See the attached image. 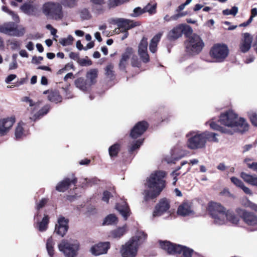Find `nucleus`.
I'll list each match as a JSON object with an SVG mask.
<instances>
[{
  "label": "nucleus",
  "mask_w": 257,
  "mask_h": 257,
  "mask_svg": "<svg viewBox=\"0 0 257 257\" xmlns=\"http://www.w3.org/2000/svg\"><path fill=\"white\" fill-rule=\"evenodd\" d=\"M48 199L47 198H42L38 202H37L36 207V209L39 210L41 208H43L48 202Z\"/></svg>",
  "instance_id": "obj_51"
},
{
  "label": "nucleus",
  "mask_w": 257,
  "mask_h": 257,
  "mask_svg": "<svg viewBox=\"0 0 257 257\" xmlns=\"http://www.w3.org/2000/svg\"><path fill=\"white\" fill-rule=\"evenodd\" d=\"M131 64L133 67H139L140 66V62L138 60V57L135 55L134 53H133V55H132L131 57Z\"/></svg>",
  "instance_id": "obj_54"
},
{
  "label": "nucleus",
  "mask_w": 257,
  "mask_h": 257,
  "mask_svg": "<svg viewBox=\"0 0 257 257\" xmlns=\"http://www.w3.org/2000/svg\"><path fill=\"white\" fill-rule=\"evenodd\" d=\"M117 219L114 214H110L107 215L104 219L103 225H113L116 224Z\"/></svg>",
  "instance_id": "obj_36"
},
{
  "label": "nucleus",
  "mask_w": 257,
  "mask_h": 257,
  "mask_svg": "<svg viewBox=\"0 0 257 257\" xmlns=\"http://www.w3.org/2000/svg\"><path fill=\"white\" fill-rule=\"evenodd\" d=\"M127 60H125L121 58L119 64V69L122 70H124L125 69V67L127 64Z\"/></svg>",
  "instance_id": "obj_61"
},
{
  "label": "nucleus",
  "mask_w": 257,
  "mask_h": 257,
  "mask_svg": "<svg viewBox=\"0 0 257 257\" xmlns=\"http://www.w3.org/2000/svg\"><path fill=\"white\" fill-rule=\"evenodd\" d=\"M248 116L252 124L257 126V114L254 112H250L248 113Z\"/></svg>",
  "instance_id": "obj_52"
},
{
  "label": "nucleus",
  "mask_w": 257,
  "mask_h": 257,
  "mask_svg": "<svg viewBox=\"0 0 257 257\" xmlns=\"http://www.w3.org/2000/svg\"><path fill=\"white\" fill-rule=\"evenodd\" d=\"M219 121L222 125L231 128H236L239 132H244L248 130L249 125L246 120L238 115L233 110H229L221 114Z\"/></svg>",
  "instance_id": "obj_3"
},
{
  "label": "nucleus",
  "mask_w": 257,
  "mask_h": 257,
  "mask_svg": "<svg viewBox=\"0 0 257 257\" xmlns=\"http://www.w3.org/2000/svg\"><path fill=\"white\" fill-rule=\"evenodd\" d=\"M109 248V242H100L92 246L90 251L93 255L97 256L106 253Z\"/></svg>",
  "instance_id": "obj_15"
},
{
  "label": "nucleus",
  "mask_w": 257,
  "mask_h": 257,
  "mask_svg": "<svg viewBox=\"0 0 257 257\" xmlns=\"http://www.w3.org/2000/svg\"><path fill=\"white\" fill-rule=\"evenodd\" d=\"M10 45L12 50L19 49L21 47V43L17 40L12 41L10 42Z\"/></svg>",
  "instance_id": "obj_56"
},
{
  "label": "nucleus",
  "mask_w": 257,
  "mask_h": 257,
  "mask_svg": "<svg viewBox=\"0 0 257 257\" xmlns=\"http://www.w3.org/2000/svg\"><path fill=\"white\" fill-rule=\"evenodd\" d=\"M183 31V25H180L174 28L168 34V38L169 40H174L177 39L182 36Z\"/></svg>",
  "instance_id": "obj_24"
},
{
  "label": "nucleus",
  "mask_w": 257,
  "mask_h": 257,
  "mask_svg": "<svg viewBox=\"0 0 257 257\" xmlns=\"http://www.w3.org/2000/svg\"><path fill=\"white\" fill-rule=\"evenodd\" d=\"M17 75L16 74H10L5 79V82L7 84L11 83V81L16 78Z\"/></svg>",
  "instance_id": "obj_62"
},
{
  "label": "nucleus",
  "mask_w": 257,
  "mask_h": 257,
  "mask_svg": "<svg viewBox=\"0 0 257 257\" xmlns=\"http://www.w3.org/2000/svg\"><path fill=\"white\" fill-rule=\"evenodd\" d=\"M143 142V140H138L133 142V144L131 145L129 152L131 153H132L136 150L139 149L140 146L142 145Z\"/></svg>",
  "instance_id": "obj_41"
},
{
  "label": "nucleus",
  "mask_w": 257,
  "mask_h": 257,
  "mask_svg": "<svg viewBox=\"0 0 257 257\" xmlns=\"http://www.w3.org/2000/svg\"><path fill=\"white\" fill-rule=\"evenodd\" d=\"M90 2L94 5L98 6V8L94 9L96 13L101 14L103 12V9L101 5L104 4V0H90Z\"/></svg>",
  "instance_id": "obj_40"
},
{
  "label": "nucleus",
  "mask_w": 257,
  "mask_h": 257,
  "mask_svg": "<svg viewBox=\"0 0 257 257\" xmlns=\"http://www.w3.org/2000/svg\"><path fill=\"white\" fill-rule=\"evenodd\" d=\"M139 54L142 59V60L145 62L147 63L149 61V56L147 52H139Z\"/></svg>",
  "instance_id": "obj_57"
},
{
  "label": "nucleus",
  "mask_w": 257,
  "mask_h": 257,
  "mask_svg": "<svg viewBox=\"0 0 257 257\" xmlns=\"http://www.w3.org/2000/svg\"><path fill=\"white\" fill-rule=\"evenodd\" d=\"M162 35V33H158L151 40L150 44L149 49L152 53H154L156 52L158 43L160 40Z\"/></svg>",
  "instance_id": "obj_30"
},
{
  "label": "nucleus",
  "mask_w": 257,
  "mask_h": 257,
  "mask_svg": "<svg viewBox=\"0 0 257 257\" xmlns=\"http://www.w3.org/2000/svg\"><path fill=\"white\" fill-rule=\"evenodd\" d=\"M15 121L14 117H8L0 120V136L6 135Z\"/></svg>",
  "instance_id": "obj_17"
},
{
  "label": "nucleus",
  "mask_w": 257,
  "mask_h": 257,
  "mask_svg": "<svg viewBox=\"0 0 257 257\" xmlns=\"http://www.w3.org/2000/svg\"><path fill=\"white\" fill-rule=\"evenodd\" d=\"M0 32L9 36L21 37L24 35L25 30L23 27L19 28L14 22H9L0 26Z\"/></svg>",
  "instance_id": "obj_10"
},
{
  "label": "nucleus",
  "mask_w": 257,
  "mask_h": 257,
  "mask_svg": "<svg viewBox=\"0 0 257 257\" xmlns=\"http://www.w3.org/2000/svg\"><path fill=\"white\" fill-rule=\"evenodd\" d=\"M97 180L96 178H92L90 179H88L87 178H85L83 179V181L81 183L82 187H86L89 186H91L92 184L96 183Z\"/></svg>",
  "instance_id": "obj_43"
},
{
  "label": "nucleus",
  "mask_w": 257,
  "mask_h": 257,
  "mask_svg": "<svg viewBox=\"0 0 257 257\" xmlns=\"http://www.w3.org/2000/svg\"><path fill=\"white\" fill-rule=\"evenodd\" d=\"M76 182V178H73L71 180L69 178H66L57 184L56 187V189L59 192H64L68 189L71 183L75 185Z\"/></svg>",
  "instance_id": "obj_23"
},
{
  "label": "nucleus",
  "mask_w": 257,
  "mask_h": 257,
  "mask_svg": "<svg viewBox=\"0 0 257 257\" xmlns=\"http://www.w3.org/2000/svg\"><path fill=\"white\" fill-rule=\"evenodd\" d=\"M170 208V203L166 198L161 199L155 207L153 212V216H161L164 213L166 212Z\"/></svg>",
  "instance_id": "obj_18"
},
{
  "label": "nucleus",
  "mask_w": 257,
  "mask_h": 257,
  "mask_svg": "<svg viewBox=\"0 0 257 257\" xmlns=\"http://www.w3.org/2000/svg\"><path fill=\"white\" fill-rule=\"evenodd\" d=\"M74 38L71 35H69L67 38L59 39V43L63 46H69L72 44Z\"/></svg>",
  "instance_id": "obj_39"
},
{
  "label": "nucleus",
  "mask_w": 257,
  "mask_h": 257,
  "mask_svg": "<svg viewBox=\"0 0 257 257\" xmlns=\"http://www.w3.org/2000/svg\"><path fill=\"white\" fill-rule=\"evenodd\" d=\"M48 97L49 100L56 103L61 102L62 100L61 96L57 91H51L49 94Z\"/></svg>",
  "instance_id": "obj_33"
},
{
  "label": "nucleus",
  "mask_w": 257,
  "mask_h": 257,
  "mask_svg": "<svg viewBox=\"0 0 257 257\" xmlns=\"http://www.w3.org/2000/svg\"><path fill=\"white\" fill-rule=\"evenodd\" d=\"M209 212L216 225H222L227 221L236 224L239 221V217L233 211L226 210L222 205L216 202H210L208 205Z\"/></svg>",
  "instance_id": "obj_2"
},
{
  "label": "nucleus",
  "mask_w": 257,
  "mask_h": 257,
  "mask_svg": "<svg viewBox=\"0 0 257 257\" xmlns=\"http://www.w3.org/2000/svg\"><path fill=\"white\" fill-rule=\"evenodd\" d=\"M232 183H233L236 186L241 188L244 185L243 183L239 179L236 177H232L230 178Z\"/></svg>",
  "instance_id": "obj_55"
},
{
  "label": "nucleus",
  "mask_w": 257,
  "mask_h": 257,
  "mask_svg": "<svg viewBox=\"0 0 257 257\" xmlns=\"http://www.w3.org/2000/svg\"><path fill=\"white\" fill-rule=\"evenodd\" d=\"M2 10L3 11H4L5 12L9 13L12 16L14 20H15L16 21H17L18 20V16H17V15L15 14L14 12L9 11L8 10V9L7 8V7H6L5 6H3L2 7Z\"/></svg>",
  "instance_id": "obj_60"
},
{
  "label": "nucleus",
  "mask_w": 257,
  "mask_h": 257,
  "mask_svg": "<svg viewBox=\"0 0 257 257\" xmlns=\"http://www.w3.org/2000/svg\"><path fill=\"white\" fill-rule=\"evenodd\" d=\"M238 9L237 7L234 6L231 9H225L222 11V14L224 15H233L235 16L238 13Z\"/></svg>",
  "instance_id": "obj_44"
},
{
  "label": "nucleus",
  "mask_w": 257,
  "mask_h": 257,
  "mask_svg": "<svg viewBox=\"0 0 257 257\" xmlns=\"http://www.w3.org/2000/svg\"><path fill=\"white\" fill-rule=\"evenodd\" d=\"M148 124L146 121H142L138 122L132 128L131 132V137L136 139L141 136L146 131Z\"/></svg>",
  "instance_id": "obj_16"
},
{
  "label": "nucleus",
  "mask_w": 257,
  "mask_h": 257,
  "mask_svg": "<svg viewBox=\"0 0 257 257\" xmlns=\"http://www.w3.org/2000/svg\"><path fill=\"white\" fill-rule=\"evenodd\" d=\"M80 17L83 20H88L90 18V14L88 9L83 8L80 11Z\"/></svg>",
  "instance_id": "obj_48"
},
{
  "label": "nucleus",
  "mask_w": 257,
  "mask_h": 257,
  "mask_svg": "<svg viewBox=\"0 0 257 257\" xmlns=\"http://www.w3.org/2000/svg\"><path fill=\"white\" fill-rule=\"evenodd\" d=\"M202 134L205 141V144L207 141L215 143H218L219 141L217 138L218 134L216 133L205 131L202 132Z\"/></svg>",
  "instance_id": "obj_31"
},
{
  "label": "nucleus",
  "mask_w": 257,
  "mask_h": 257,
  "mask_svg": "<svg viewBox=\"0 0 257 257\" xmlns=\"http://www.w3.org/2000/svg\"><path fill=\"white\" fill-rule=\"evenodd\" d=\"M148 47L147 39L144 37L141 40L139 46L138 52H147Z\"/></svg>",
  "instance_id": "obj_42"
},
{
  "label": "nucleus",
  "mask_w": 257,
  "mask_h": 257,
  "mask_svg": "<svg viewBox=\"0 0 257 257\" xmlns=\"http://www.w3.org/2000/svg\"><path fill=\"white\" fill-rule=\"evenodd\" d=\"M80 244L75 239H63L58 244L59 250L62 252L65 257H76L79 250Z\"/></svg>",
  "instance_id": "obj_8"
},
{
  "label": "nucleus",
  "mask_w": 257,
  "mask_h": 257,
  "mask_svg": "<svg viewBox=\"0 0 257 257\" xmlns=\"http://www.w3.org/2000/svg\"><path fill=\"white\" fill-rule=\"evenodd\" d=\"M110 24H116L121 31H127L137 26L136 23L123 18H111L109 20Z\"/></svg>",
  "instance_id": "obj_13"
},
{
  "label": "nucleus",
  "mask_w": 257,
  "mask_h": 257,
  "mask_svg": "<svg viewBox=\"0 0 257 257\" xmlns=\"http://www.w3.org/2000/svg\"><path fill=\"white\" fill-rule=\"evenodd\" d=\"M247 206L257 212V204L248 201L247 202Z\"/></svg>",
  "instance_id": "obj_64"
},
{
  "label": "nucleus",
  "mask_w": 257,
  "mask_h": 257,
  "mask_svg": "<svg viewBox=\"0 0 257 257\" xmlns=\"http://www.w3.org/2000/svg\"><path fill=\"white\" fill-rule=\"evenodd\" d=\"M41 10L42 14L49 20L60 21L66 17L63 7L59 2H46L42 5Z\"/></svg>",
  "instance_id": "obj_5"
},
{
  "label": "nucleus",
  "mask_w": 257,
  "mask_h": 257,
  "mask_svg": "<svg viewBox=\"0 0 257 257\" xmlns=\"http://www.w3.org/2000/svg\"><path fill=\"white\" fill-rule=\"evenodd\" d=\"M50 109V106L49 105H46L33 116H30V119L35 121L46 114Z\"/></svg>",
  "instance_id": "obj_32"
},
{
  "label": "nucleus",
  "mask_w": 257,
  "mask_h": 257,
  "mask_svg": "<svg viewBox=\"0 0 257 257\" xmlns=\"http://www.w3.org/2000/svg\"><path fill=\"white\" fill-rule=\"evenodd\" d=\"M209 125L210 127L214 130H216L221 132V133H225V134H232L233 133L230 130L227 129V128H224L222 126L218 125L214 121H211L209 122Z\"/></svg>",
  "instance_id": "obj_35"
},
{
  "label": "nucleus",
  "mask_w": 257,
  "mask_h": 257,
  "mask_svg": "<svg viewBox=\"0 0 257 257\" xmlns=\"http://www.w3.org/2000/svg\"><path fill=\"white\" fill-rule=\"evenodd\" d=\"M186 52L190 55L198 54L202 50L204 44L201 38L197 35L193 34L185 42Z\"/></svg>",
  "instance_id": "obj_9"
},
{
  "label": "nucleus",
  "mask_w": 257,
  "mask_h": 257,
  "mask_svg": "<svg viewBox=\"0 0 257 257\" xmlns=\"http://www.w3.org/2000/svg\"><path fill=\"white\" fill-rule=\"evenodd\" d=\"M97 76V71L95 69L91 70L86 74L87 81L90 85L96 82V78Z\"/></svg>",
  "instance_id": "obj_34"
},
{
  "label": "nucleus",
  "mask_w": 257,
  "mask_h": 257,
  "mask_svg": "<svg viewBox=\"0 0 257 257\" xmlns=\"http://www.w3.org/2000/svg\"><path fill=\"white\" fill-rule=\"evenodd\" d=\"M54 243L52 239V238L51 237L47 239V243H46V248L47 251L48 252L49 255L52 257L54 254V249L53 246Z\"/></svg>",
  "instance_id": "obj_37"
},
{
  "label": "nucleus",
  "mask_w": 257,
  "mask_h": 257,
  "mask_svg": "<svg viewBox=\"0 0 257 257\" xmlns=\"http://www.w3.org/2000/svg\"><path fill=\"white\" fill-rule=\"evenodd\" d=\"M240 177L247 183L257 187V176L241 172Z\"/></svg>",
  "instance_id": "obj_26"
},
{
  "label": "nucleus",
  "mask_w": 257,
  "mask_h": 257,
  "mask_svg": "<svg viewBox=\"0 0 257 257\" xmlns=\"http://www.w3.org/2000/svg\"><path fill=\"white\" fill-rule=\"evenodd\" d=\"M75 84L77 88L83 91H87L90 87L88 82L82 78H79L75 81Z\"/></svg>",
  "instance_id": "obj_27"
},
{
  "label": "nucleus",
  "mask_w": 257,
  "mask_h": 257,
  "mask_svg": "<svg viewBox=\"0 0 257 257\" xmlns=\"http://www.w3.org/2000/svg\"><path fill=\"white\" fill-rule=\"evenodd\" d=\"M229 53L228 48L225 44L214 45L210 51V56L217 62H223Z\"/></svg>",
  "instance_id": "obj_11"
},
{
  "label": "nucleus",
  "mask_w": 257,
  "mask_h": 257,
  "mask_svg": "<svg viewBox=\"0 0 257 257\" xmlns=\"http://www.w3.org/2000/svg\"><path fill=\"white\" fill-rule=\"evenodd\" d=\"M252 41V36L248 33L243 34V38L240 44V49L242 53L247 52L251 47Z\"/></svg>",
  "instance_id": "obj_21"
},
{
  "label": "nucleus",
  "mask_w": 257,
  "mask_h": 257,
  "mask_svg": "<svg viewBox=\"0 0 257 257\" xmlns=\"http://www.w3.org/2000/svg\"><path fill=\"white\" fill-rule=\"evenodd\" d=\"M166 173L163 171H156L152 173L147 179L144 190V199L148 201L157 197L165 187L164 178Z\"/></svg>",
  "instance_id": "obj_1"
},
{
  "label": "nucleus",
  "mask_w": 257,
  "mask_h": 257,
  "mask_svg": "<svg viewBox=\"0 0 257 257\" xmlns=\"http://www.w3.org/2000/svg\"><path fill=\"white\" fill-rule=\"evenodd\" d=\"M119 150V145L118 144H115L110 147L108 149L109 155L111 158L116 157Z\"/></svg>",
  "instance_id": "obj_38"
},
{
  "label": "nucleus",
  "mask_w": 257,
  "mask_h": 257,
  "mask_svg": "<svg viewBox=\"0 0 257 257\" xmlns=\"http://www.w3.org/2000/svg\"><path fill=\"white\" fill-rule=\"evenodd\" d=\"M181 169V167H178L175 171H173L171 174V176L173 178V184L175 185L178 179L177 177L180 175V173L178 172Z\"/></svg>",
  "instance_id": "obj_53"
},
{
  "label": "nucleus",
  "mask_w": 257,
  "mask_h": 257,
  "mask_svg": "<svg viewBox=\"0 0 257 257\" xmlns=\"http://www.w3.org/2000/svg\"><path fill=\"white\" fill-rule=\"evenodd\" d=\"M145 13L144 8L142 9L140 7H137L134 9L133 13L130 16L132 17H138Z\"/></svg>",
  "instance_id": "obj_47"
},
{
  "label": "nucleus",
  "mask_w": 257,
  "mask_h": 257,
  "mask_svg": "<svg viewBox=\"0 0 257 257\" xmlns=\"http://www.w3.org/2000/svg\"><path fill=\"white\" fill-rule=\"evenodd\" d=\"M78 63L82 66H90L92 64L91 60L85 58H79Z\"/></svg>",
  "instance_id": "obj_58"
},
{
  "label": "nucleus",
  "mask_w": 257,
  "mask_h": 257,
  "mask_svg": "<svg viewBox=\"0 0 257 257\" xmlns=\"http://www.w3.org/2000/svg\"><path fill=\"white\" fill-rule=\"evenodd\" d=\"M156 6L155 5L148 4L144 8L145 12L154 14L156 12Z\"/></svg>",
  "instance_id": "obj_50"
},
{
  "label": "nucleus",
  "mask_w": 257,
  "mask_h": 257,
  "mask_svg": "<svg viewBox=\"0 0 257 257\" xmlns=\"http://www.w3.org/2000/svg\"><path fill=\"white\" fill-rule=\"evenodd\" d=\"M235 211L248 226H257V215L254 213L245 211L240 208H236Z\"/></svg>",
  "instance_id": "obj_12"
},
{
  "label": "nucleus",
  "mask_w": 257,
  "mask_h": 257,
  "mask_svg": "<svg viewBox=\"0 0 257 257\" xmlns=\"http://www.w3.org/2000/svg\"><path fill=\"white\" fill-rule=\"evenodd\" d=\"M186 138H187L186 145L187 148L190 150L201 149L206 147L202 133L200 131H190L186 134Z\"/></svg>",
  "instance_id": "obj_7"
},
{
  "label": "nucleus",
  "mask_w": 257,
  "mask_h": 257,
  "mask_svg": "<svg viewBox=\"0 0 257 257\" xmlns=\"http://www.w3.org/2000/svg\"><path fill=\"white\" fill-rule=\"evenodd\" d=\"M25 123L23 122H21L18 123L15 130V137L17 139H19L26 136L27 134V132L25 130L24 126Z\"/></svg>",
  "instance_id": "obj_29"
},
{
  "label": "nucleus",
  "mask_w": 257,
  "mask_h": 257,
  "mask_svg": "<svg viewBox=\"0 0 257 257\" xmlns=\"http://www.w3.org/2000/svg\"><path fill=\"white\" fill-rule=\"evenodd\" d=\"M21 9L25 14L36 17L39 16L42 12L37 5L25 4L21 7Z\"/></svg>",
  "instance_id": "obj_20"
},
{
  "label": "nucleus",
  "mask_w": 257,
  "mask_h": 257,
  "mask_svg": "<svg viewBox=\"0 0 257 257\" xmlns=\"http://www.w3.org/2000/svg\"><path fill=\"white\" fill-rule=\"evenodd\" d=\"M128 1V0H109L108 5L110 7H114Z\"/></svg>",
  "instance_id": "obj_49"
},
{
  "label": "nucleus",
  "mask_w": 257,
  "mask_h": 257,
  "mask_svg": "<svg viewBox=\"0 0 257 257\" xmlns=\"http://www.w3.org/2000/svg\"><path fill=\"white\" fill-rule=\"evenodd\" d=\"M69 57L75 60V61H76L77 62L79 59V54L78 53H75V52H70L69 53Z\"/></svg>",
  "instance_id": "obj_63"
},
{
  "label": "nucleus",
  "mask_w": 257,
  "mask_h": 257,
  "mask_svg": "<svg viewBox=\"0 0 257 257\" xmlns=\"http://www.w3.org/2000/svg\"><path fill=\"white\" fill-rule=\"evenodd\" d=\"M113 68V65L110 64L105 68V74L110 79H112L114 76Z\"/></svg>",
  "instance_id": "obj_45"
},
{
  "label": "nucleus",
  "mask_w": 257,
  "mask_h": 257,
  "mask_svg": "<svg viewBox=\"0 0 257 257\" xmlns=\"http://www.w3.org/2000/svg\"><path fill=\"white\" fill-rule=\"evenodd\" d=\"M147 238V234L143 231L138 230L134 236L122 245L120 252L123 257H135L137 254L139 245L143 243Z\"/></svg>",
  "instance_id": "obj_4"
},
{
  "label": "nucleus",
  "mask_w": 257,
  "mask_h": 257,
  "mask_svg": "<svg viewBox=\"0 0 257 257\" xmlns=\"http://www.w3.org/2000/svg\"><path fill=\"white\" fill-rule=\"evenodd\" d=\"M126 231V226L125 225L121 227H118L112 230L109 236L113 238H119L125 233Z\"/></svg>",
  "instance_id": "obj_28"
},
{
  "label": "nucleus",
  "mask_w": 257,
  "mask_h": 257,
  "mask_svg": "<svg viewBox=\"0 0 257 257\" xmlns=\"http://www.w3.org/2000/svg\"><path fill=\"white\" fill-rule=\"evenodd\" d=\"M116 209L125 220H126L130 215V209L128 205L124 201H121V203H117L116 205Z\"/></svg>",
  "instance_id": "obj_22"
},
{
  "label": "nucleus",
  "mask_w": 257,
  "mask_h": 257,
  "mask_svg": "<svg viewBox=\"0 0 257 257\" xmlns=\"http://www.w3.org/2000/svg\"><path fill=\"white\" fill-rule=\"evenodd\" d=\"M38 211L34 216V226L40 231L43 232L47 230L49 221V218L47 215H44L42 220L40 221Z\"/></svg>",
  "instance_id": "obj_19"
},
{
  "label": "nucleus",
  "mask_w": 257,
  "mask_h": 257,
  "mask_svg": "<svg viewBox=\"0 0 257 257\" xmlns=\"http://www.w3.org/2000/svg\"><path fill=\"white\" fill-rule=\"evenodd\" d=\"M133 52L134 50L132 48H127L125 49L124 53L122 54L121 58L127 61L130 58H131L132 55H133Z\"/></svg>",
  "instance_id": "obj_46"
},
{
  "label": "nucleus",
  "mask_w": 257,
  "mask_h": 257,
  "mask_svg": "<svg viewBox=\"0 0 257 257\" xmlns=\"http://www.w3.org/2000/svg\"><path fill=\"white\" fill-rule=\"evenodd\" d=\"M160 245L169 254H182L183 257H192L194 253L193 250L188 247L172 243L169 241H160Z\"/></svg>",
  "instance_id": "obj_6"
},
{
  "label": "nucleus",
  "mask_w": 257,
  "mask_h": 257,
  "mask_svg": "<svg viewBox=\"0 0 257 257\" xmlns=\"http://www.w3.org/2000/svg\"><path fill=\"white\" fill-rule=\"evenodd\" d=\"M68 219L63 216L60 217L58 219L57 223L56 224L55 232L61 236H63L68 230Z\"/></svg>",
  "instance_id": "obj_14"
},
{
  "label": "nucleus",
  "mask_w": 257,
  "mask_h": 257,
  "mask_svg": "<svg viewBox=\"0 0 257 257\" xmlns=\"http://www.w3.org/2000/svg\"><path fill=\"white\" fill-rule=\"evenodd\" d=\"M111 193L108 191H105L103 193V195L102 197V200L103 201L108 203L109 201V199L111 196Z\"/></svg>",
  "instance_id": "obj_59"
},
{
  "label": "nucleus",
  "mask_w": 257,
  "mask_h": 257,
  "mask_svg": "<svg viewBox=\"0 0 257 257\" xmlns=\"http://www.w3.org/2000/svg\"><path fill=\"white\" fill-rule=\"evenodd\" d=\"M193 210L190 203L184 202L181 204L177 210V213L181 216H185L192 214Z\"/></svg>",
  "instance_id": "obj_25"
}]
</instances>
